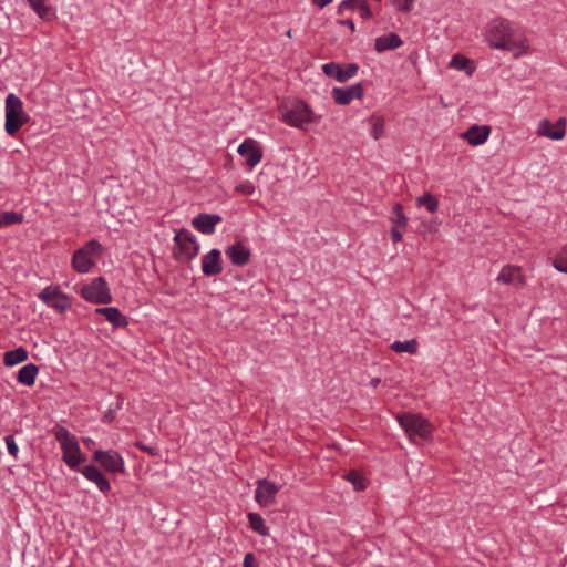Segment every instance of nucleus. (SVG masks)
I'll return each mask as SVG.
<instances>
[{
	"mask_svg": "<svg viewBox=\"0 0 567 567\" xmlns=\"http://www.w3.org/2000/svg\"><path fill=\"white\" fill-rule=\"evenodd\" d=\"M279 491V485L266 478L258 480L255 489V499L261 507H268L275 503Z\"/></svg>",
	"mask_w": 567,
	"mask_h": 567,
	"instance_id": "nucleus-13",
	"label": "nucleus"
},
{
	"mask_svg": "<svg viewBox=\"0 0 567 567\" xmlns=\"http://www.w3.org/2000/svg\"><path fill=\"white\" fill-rule=\"evenodd\" d=\"M51 432L60 444L63 462L71 470H79V465L86 461V456L82 453L75 435L62 425H55Z\"/></svg>",
	"mask_w": 567,
	"mask_h": 567,
	"instance_id": "nucleus-2",
	"label": "nucleus"
},
{
	"mask_svg": "<svg viewBox=\"0 0 567 567\" xmlns=\"http://www.w3.org/2000/svg\"><path fill=\"white\" fill-rule=\"evenodd\" d=\"M225 254L236 266H245L250 259V250L241 243L227 247Z\"/></svg>",
	"mask_w": 567,
	"mask_h": 567,
	"instance_id": "nucleus-21",
	"label": "nucleus"
},
{
	"mask_svg": "<svg viewBox=\"0 0 567 567\" xmlns=\"http://www.w3.org/2000/svg\"><path fill=\"white\" fill-rule=\"evenodd\" d=\"M402 39L394 32L385 33L378 37L374 41V49L377 52L382 53L389 50H395L402 47Z\"/></svg>",
	"mask_w": 567,
	"mask_h": 567,
	"instance_id": "nucleus-23",
	"label": "nucleus"
},
{
	"mask_svg": "<svg viewBox=\"0 0 567 567\" xmlns=\"http://www.w3.org/2000/svg\"><path fill=\"white\" fill-rule=\"evenodd\" d=\"M282 121L292 127L303 128L306 124L316 121L312 110L302 101H292L280 107Z\"/></svg>",
	"mask_w": 567,
	"mask_h": 567,
	"instance_id": "nucleus-5",
	"label": "nucleus"
},
{
	"mask_svg": "<svg viewBox=\"0 0 567 567\" xmlns=\"http://www.w3.org/2000/svg\"><path fill=\"white\" fill-rule=\"evenodd\" d=\"M102 250L103 247L97 240H90L82 248L78 249L73 254V268L81 274L89 272L91 268L95 265L96 260L102 254Z\"/></svg>",
	"mask_w": 567,
	"mask_h": 567,
	"instance_id": "nucleus-6",
	"label": "nucleus"
},
{
	"mask_svg": "<svg viewBox=\"0 0 567 567\" xmlns=\"http://www.w3.org/2000/svg\"><path fill=\"white\" fill-rule=\"evenodd\" d=\"M4 442L7 445L8 453L17 460L19 454V447L14 437L12 435H7L4 437Z\"/></svg>",
	"mask_w": 567,
	"mask_h": 567,
	"instance_id": "nucleus-39",
	"label": "nucleus"
},
{
	"mask_svg": "<svg viewBox=\"0 0 567 567\" xmlns=\"http://www.w3.org/2000/svg\"><path fill=\"white\" fill-rule=\"evenodd\" d=\"M81 474L90 482L94 483L102 493H109L111 484L105 475L95 465H86L80 470Z\"/></svg>",
	"mask_w": 567,
	"mask_h": 567,
	"instance_id": "nucleus-20",
	"label": "nucleus"
},
{
	"mask_svg": "<svg viewBox=\"0 0 567 567\" xmlns=\"http://www.w3.org/2000/svg\"><path fill=\"white\" fill-rule=\"evenodd\" d=\"M346 478L351 482L357 491L365 488V480L355 471H351L346 475Z\"/></svg>",
	"mask_w": 567,
	"mask_h": 567,
	"instance_id": "nucleus-36",
	"label": "nucleus"
},
{
	"mask_svg": "<svg viewBox=\"0 0 567 567\" xmlns=\"http://www.w3.org/2000/svg\"><path fill=\"white\" fill-rule=\"evenodd\" d=\"M384 131H385V121H384V118L382 116H380V115H372L369 118L370 136L374 141H378L381 137H383Z\"/></svg>",
	"mask_w": 567,
	"mask_h": 567,
	"instance_id": "nucleus-28",
	"label": "nucleus"
},
{
	"mask_svg": "<svg viewBox=\"0 0 567 567\" xmlns=\"http://www.w3.org/2000/svg\"><path fill=\"white\" fill-rule=\"evenodd\" d=\"M250 528L261 536L269 535V528L266 526L265 519L258 513H248L247 515Z\"/></svg>",
	"mask_w": 567,
	"mask_h": 567,
	"instance_id": "nucleus-29",
	"label": "nucleus"
},
{
	"mask_svg": "<svg viewBox=\"0 0 567 567\" xmlns=\"http://www.w3.org/2000/svg\"><path fill=\"white\" fill-rule=\"evenodd\" d=\"M347 10L358 11L360 18L368 20L372 17V11L364 0H343L338 7V13L342 14Z\"/></svg>",
	"mask_w": 567,
	"mask_h": 567,
	"instance_id": "nucleus-22",
	"label": "nucleus"
},
{
	"mask_svg": "<svg viewBox=\"0 0 567 567\" xmlns=\"http://www.w3.org/2000/svg\"><path fill=\"white\" fill-rule=\"evenodd\" d=\"M174 256L177 260H192L199 252V244L196 237L187 229L177 230L174 236Z\"/></svg>",
	"mask_w": 567,
	"mask_h": 567,
	"instance_id": "nucleus-7",
	"label": "nucleus"
},
{
	"mask_svg": "<svg viewBox=\"0 0 567 567\" xmlns=\"http://www.w3.org/2000/svg\"><path fill=\"white\" fill-rule=\"evenodd\" d=\"M364 91L361 83H355L348 87H333L331 95L336 104L348 105L353 100H361Z\"/></svg>",
	"mask_w": 567,
	"mask_h": 567,
	"instance_id": "nucleus-16",
	"label": "nucleus"
},
{
	"mask_svg": "<svg viewBox=\"0 0 567 567\" xmlns=\"http://www.w3.org/2000/svg\"><path fill=\"white\" fill-rule=\"evenodd\" d=\"M105 319L114 327L121 328L128 324L127 318L120 311L118 308L109 307Z\"/></svg>",
	"mask_w": 567,
	"mask_h": 567,
	"instance_id": "nucleus-31",
	"label": "nucleus"
},
{
	"mask_svg": "<svg viewBox=\"0 0 567 567\" xmlns=\"http://www.w3.org/2000/svg\"><path fill=\"white\" fill-rule=\"evenodd\" d=\"M81 296L89 302L93 303H110L112 295L110 292L107 282L103 277L94 278L90 284L81 288Z\"/></svg>",
	"mask_w": 567,
	"mask_h": 567,
	"instance_id": "nucleus-9",
	"label": "nucleus"
},
{
	"mask_svg": "<svg viewBox=\"0 0 567 567\" xmlns=\"http://www.w3.org/2000/svg\"><path fill=\"white\" fill-rule=\"evenodd\" d=\"M358 70L359 66L355 63H349L342 66L336 62H329L322 65V71L327 76L333 78L341 83L352 79L358 73Z\"/></svg>",
	"mask_w": 567,
	"mask_h": 567,
	"instance_id": "nucleus-14",
	"label": "nucleus"
},
{
	"mask_svg": "<svg viewBox=\"0 0 567 567\" xmlns=\"http://www.w3.org/2000/svg\"><path fill=\"white\" fill-rule=\"evenodd\" d=\"M255 190H256V187H255L254 183H251L250 181H245L235 187V192L243 194V195H248V196L252 195L255 193Z\"/></svg>",
	"mask_w": 567,
	"mask_h": 567,
	"instance_id": "nucleus-38",
	"label": "nucleus"
},
{
	"mask_svg": "<svg viewBox=\"0 0 567 567\" xmlns=\"http://www.w3.org/2000/svg\"><path fill=\"white\" fill-rule=\"evenodd\" d=\"M396 420L411 442H414L415 437L422 440H430L432 437L433 427L429 420L421 414L410 412L399 413Z\"/></svg>",
	"mask_w": 567,
	"mask_h": 567,
	"instance_id": "nucleus-4",
	"label": "nucleus"
},
{
	"mask_svg": "<svg viewBox=\"0 0 567 567\" xmlns=\"http://www.w3.org/2000/svg\"><path fill=\"white\" fill-rule=\"evenodd\" d=\"M449 66L458 71H465L467 74H472L474 72L472 61L461 54L453 55Z\"/></svg>",
	"mask_w": 567,
	"mask_h": 567,
	"instance_id": "nucleus-32",
	"label": "nucleus"
},
{
	"mask_svg": "<svg viewBox=\"0 0 567 567\" xmlns=\"http://www.w3.org/2000/svg\"><path fill=\"white\" fill-rule=\"evenodd\" d=\"M567 121L565 117H559L555 123L548 118H543L538 122L536 134L551 141H561L566 135Z\"/></svg>",
	"mask_w": 567,
	"mask_h": 567,
	"instance_id": "nucleus-12",
	"label": "nucleus"
},
{
	"mask_svg": "<svg viewBox=\"0 0 567 567\" xmlns=\"http://www.w3.org/2000/svg\"><path fill=\"white\" fill-rule=\"evenodd\" d=\"M415 204L417 207H425L429 213H435L439 209V200L431 193L417 197Z\"/></svg>",
	"mask_w": 567,
	"mask_h": 567,
	"instance_id": "nucleus-33",
	"label": "nucleus"
},
{
	"mask_svg": "<svg viewBox=\"0 0 567 567\" xmlns=\"http://www.w3.org/2000/svg\"><path fill=\"white\" fill-rule=\"evenodd\" d=\"M106 311H109V307H106V308H96L95 309L96 313L103 315L104 317L106 316Z\"/></svg>",
	"mask_w": 567,
	"mask_h": 567,
	"instance_id": "nucleus-44",
	"label": "nucleus"
},
{
	"mask_svg": "<svg viewBox=\"0 0 567 567\" xmlns=\"http://www.w3.org/2000/svg\"><path fill=\"white\" fill-rule=\"evenodd\" d=\"M84 442L86 444H93L94 443V441L92 439H84Z\"/></svg>",
	"mask_w": 567,
	"mask_h": 567,
	"instance_id": "nucleus-46",
	"label": "nucleus"
},
{
	"mask_svg": "<svg viewBox=\"0 0 567 567\" xmlns=\"http://www.w3.org/2000/svg\"><path fill=\"white\" fill-rule=\"evenodd\" d=\"M39 369L34 363H28L18 371L17 381L23 385L34 384Z\"/></svg>",
	"mask_w": 567,
	"mask_h": 567,
	"instance_id": "nucleus-25",
	"label": "nucleus"
},
{
	"mask_svg": "<svg viewBox=\"0 0 567 567\" xmlns=\"http://www.w3.org/2000/svg\"><path fill=\"white\" fill-rule=\"evenodd\" d=\"M93 460L97 462L106 472L120 474L125 471V463L121 454L114 450H96Z\"/></svg>",
	"mask_w": 567,
	"mask_h": 567,
	"instance_id": "nucleus-10",
	"label": "nucleus"
},
{
	"mask_svg": "<svg viewBox=\"0 0 567 567\" xmlns=\"http://www.w3.org/2000/svg\"><path fill=\"white\" fill-rule=\"evenodd\" d=\"M202 271L205 276H217L223 271L221 252L214 248L202 257Z\"/></svg>",
	"mask_w": 567,
	"mask_h": 567,
	"instance_id": "nucleus-18",
	"label": "nucleus"
},
{
	"mask_svg": "<svg viewBox=\"0 0 567 567\" xmlns=\"http://www.w3.org/2000/svg\"><path fill=\"white\" fill-rule=\"evenodd\" d=\"M491 126L488 125H471L465 132L460 134V138L467 142L471 146H480L486 143L491 135Z\"/></svg>",
	"mask_w": 567,
	"mask_h": 567,
	"instance_id": "nucleus-17",
	"label": "nucleus"
},
{
	"mask_svg": "<svg viewBox=\"0 0 567 567\" xmlns=\"http://www.w3.org/2000/svg\"><path fill=\"white\" fill-rule=\"evenodd\" d=\"M37 297L47 307L53 309L58 313H64L72 306L70 297L63 292L58 285H49L44 287Z\"/></svg>",
	"mask_w": 567,
	"mask_h": 567,
	"instance_id": "nucleus-8",
	"label": "nucleus"
},
{
	"mask_svg": "<svg viewBox=\"0 0 567 567\" xmlns=\"http://www.w3.org/2000/svg\"><path fill=\"white\" fill-rule=\"evenodd\" d=\"M238 154L246 159L250 168L258 165L262 158V150L259 143L254 138H246L238 146Z\"/></svg>",
	"mask_w": 567,
	"mask_h": 567,
	"instance_id": "nucleus-15",
	"label": "nucleus"
},
{
	"mask_svg": "<svg viewBox=\"0 0 567 567\" xmlns=\"http://www.w3.org/2000/svg\"><path fill=\"white\" fill-rule=\"evenodd\" d=\"M286 35H287L288 38H291V30H288V31H287V33H286Z\"/></svg>",
	"mask_w": 567,
	"mask_h": 567,
	"instance_id": "nucleus-47",
	"label": "nucleus"
},
{
	"mask_svg": "<svg viewBox=\"0 0 567 567\" xmlns=\"http://www.w3.org/2000/svg\"><path fill=\"white\" fill-rule=\"evenodd\" d=\"M141 447H142V450H144V451L151 452V450H150L147 446H141Z\"/></svg>",
	"mask_w": 567,
	"mask_h": 567,
	"instance_id": "nucleus-48",
	"label": "nucleus"
},
{
	"mask_svg": "<svg viewBox=\"0 0 567 567\" xmlns=\"http://www.w3.org/2000/svg\"><path fill=\"white\" fill-rule=\"evenodd\" d=\"M553 266L559 272L567 274V244L556 254Z\"/></svg>",
	"mask_w": 567,
	"mask_h": 567,
	"instance_id": "nucleus-35",
	"label": "nucleus"
},
{
	"mask_svg": "<svg viewBox=\"0 0 567 567\" xmlns=\"http://www.w3.org/2000/svg\"><path fill=\"white\" fill-rule=\"evenodd\" d=\"M341 25L348 27L352 32L355 31V24L351 19H344L339 21Z\"/></svg>",
	"mask_w": 567,
	"mask_h": 567,
	"instance_id": "nucleus-42",
	"label": "nucleus"
},
{
	"mask_svg": "<svg viewBox=\"0 0 567 567\" xmlns=\"http://www.w3.org/2000/svg\"><path fill=\"white\" fill-rule=\"evenodd\" d=\"M47 1L48 0H27L40 19L50 21L55 18V10L52 6L48 4Z\"/></svg>",
	"mask_w": 567,
	"mask_h": 567,
	"instance_id": "nucleus-24",
	"label": "nucleus"
},
{
	"mask_svg": "<svg viewBox=\"0 0 567 567\" xmlns=\"http://www.w3.org/2000/svg\"><path fill=\"white\" fill-rule=\"evenodd\" d=\"M28 359V351L23 347L7 351L3 354V364L13 367L24 362Z\"/></svg>",
	"mask_w": 567,
	"mask_h": 567,
	"instance_id": "nucleus-26",
	"label": "nucleus"
},
{
	"mask_svg": "<svg viewBox=\"0 0 567 567\" xmlns=\"http://www.w3.org/2000/svg\"><path fill=\"white\" fill-rule=\"evenodd\" d=\"M381 380L379 378H373L370 381L371 386L377 388L380 384Z\"/></svg>",
	"mask_w": 567,
	"mask_h": 567,
	"instance_id": "nucleus-45",
	"label": "nucleus"
},
{
	"mask_svg": "<svg viewBox=\"0 0 567 567\" xmlns=\"http://www.w3.org/2000/svg\"><path fill=\"white\" fill-rule=\"evenodd\" d=\"M311 1L313 2V4L318 6L319 8H324L329 3L332 2V0H311Z\"/></svg>",
	"mask_w": 567,
	"mask_h": 567,
	"instance_id": "nucleus-43",
	"label": "nucleus"
},
{
	"mask_svg": "<svg viewBox=\"0 0 567 567\" xmlns=\"http://www.w3.org/2000/svg\"><path fill=\"white\" fill-rule=\"evenodd\" d=\"M484 40L492 50L508 51L515 58L529 53V41L524 31L502 17L493 18L486 23Z\"/></svg>",
	"mask_w": 567,
	"mask_h": 567,
	"instance_id": "nucleus-1",
	"label": "nucleus"
},
{
	"mask_svg": "<svg viewBox=\"0 0 567 567\" xmlns=\"http://www.w3.org/2000/svg\"><path fill=\"white\" fill-rule=\"evenodd\" d=\"M4 114V130L10 136H14L29 121V115L23 111L22 100L14 93H10L6 97Z\"/></svg>",
	"mask_w": 567,
	"mask_h": 567,
	"instance_id": "nucleus-3",
	"label": "nucleus"
},
{
	"mask_svg": "<svg viewBox=\"0 0 567 567\" xmlns=\"http://www.w3.org/2000/svg\"><path fill=\"white\" fill-rule=\"evenodd\" d=\"M405 229L391 227V239L393 243H400L403 239Z\"/></svg>",
	"mask_w": 567,
	"mask_h": 567,
	"instance_id": "nucleus-40",
	"label": "nucleus"
},
{
	"mask_svg": "<svg viewBox=\"0 0 567 567\" xmlns=\"http://www.w3.org/2000/svg\"><path fill=\"white\" fill-rule=\"evenodd\" d=\"M390 220H391L392 227L406 229L408 217L404 214L403 206L400 203H396L393 206Z\"/></svg>",
	"mask_w": 567,
	"mask_h": 567,
	"instance_id": "nucleus-30",
	"label": "nucleus"
},
{
	"mask_svg": "<svg viewBox=\"0 0 567 567\" xmlns=\"http://www.w3.org/2000/svg\"><path fill=\"white\" fill-rule=\"evenodd\" d=\"M24 219L23 214L17 212H1L0 213V228L11 225L21 224Z\"/></svg>",
	"mask_w": 567,
	"mask_h": 567,
	"instance_id": "nucleus-34",
	"label": "nucleus"
},
{
	"mask_svg": "<svg viewBox=\"0 0 567 567\" xmlns=\"http://www.w3.org/2000/svg\"><path fill=\"white\" fill-rule=\"evenodd\" d=\"M415 1L416 0H390L396 11L404 13L413 9Z\"/></svg>",
	"mask_w": 567,
	"mask_h": 567,
	"instance_id": "nucleus-37",
	"label": "nucleus"
},
{
	"mask_svg": "<svg viewBox=\"0 0 567 567\" xmlns=\"http://www.w3.org/2000/svg\"><path fill=\"white\" fill-rule=\"evenodd\" d=\"M141 447H142V450H144V451L151 452V450H150L147 446H141Z\"/></svg>",
	"mask_w": 567,
	"mask_h": 567,
	"instance_id": "nucleus-49",
	"label": "nucleus"
},
{
	"mask_svg": "<svg viewBox=\"0 0 567 567\" xmlns=\"http://www.w3.org/2000/svg\"><path fill=\"white\" fill-rule=\"evenodd\" d=\"M244 567H258V564L256 563L254 554L248 553L245 555Z\"/></svg>",
	"mask_w": 567,
	"mask_h": 567,
	"instance_id": "nucleus-41",
	"label": "nucleus"
},
{
	"mask_svg": "<svg viewBox=\"0 0 567 567\" xmlns=\"http://www.w3.org/2000/svg\"><path fill=\"white\" fill-rule=\"evenodd\" d=\"M221 220V216L217 214H198L192 220V225L197 231L204 235H212L215 233L216 225Z\"/></svg>",
	"mask_w": 567,
	"mask_h": 567,
	"instance_id": "nucleus-19",
	"label": "nucleus"
},
{
	"mask_svg": "<svg viewBox=\"0 0 567 567\" xmlns=\"http://www.w3.org/2000/svg\"><path fill=\"white\" fill-rule=\"evenodd\" d=\"M390 349L396 353L416 354L419 351V341L416 339L404 341L395 340L390 344Z\"/></svg>",
	"mask_w": 567,
	"mask_h": 567,
	"instance_id": "nucleus-27",
	"label": "nucleus"
},
{
	"mask_svg": "<svg viewBox=\"0 0 567 567\" xmlns=\"http://www.w3.org/2000/svg\"><path fill=\"white\" fill-rule=\"evenodd\" d=\"M496 282L515 289H522L527 285V279L523 274V269L516 265H505L496 277Z\"/></svg>",
	"mask_w": 567,
	"mask_h": 567,
	"instance_id": "nucleus-11",
	"label": "nucleus"
}]
</instances>
